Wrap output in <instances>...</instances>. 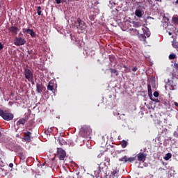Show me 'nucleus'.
<instances>
[{
  "mask_svg": "<svg viewBox=\"0 0 178 178\" xmlns=\"http://www.w3.org/2000/svg\"><path fill=\"white\" fill-rule=\"evenodd\" d=\"M92 133V129L88 125H83L81 127L79 131V134L81 137L83 138H87L88 136H90Z\"/></svg>",
  "mask_w": 178,
  "mask_h": 178,
  "instance_id": "obj_1",
  "label": "nucleus"
},
{
  "mask_svg": "<svg viewBox=\"0 0 178 178\" xmlns=\"http://www.w3.org/2000/svg\"><path fill=\"white\" fill-rule=\"evenodd\" d=\"M74 26L77 29V30H81V31L87 29V24H86L84 21L81 20L80 17L77 18V19L74 21Z\"/></svg>",
  "mask_w": 178,
  "mask_h": 178,
  "instance_id": "obj_2",
  "label": "nucleus"
},
{
  "mask_svg": "<svg viewBox=\"0 0 178 178\" xmlns=\"http://www.w3.org/2000/svg\"><path fill=\"white\" fill-rule=\"evenodd\" d=\"M24 74L25 76V79H26L28 81H33V80H34V74L30 69L24 68Z\"/></svg>",
  "mask_w": 178,
  "mask_h": 178,
  "instance_id": "obj_3",
  "label": "nucleus"
},
{
  "mask_svg": "<svg viewBox=\"0 0 178 178\" xmlns=\"http://www.w3.org/2000/svg\"><path fill=\"white\" fill-rule=\"evenodd\" d=\"M136 156L134 157H127V156H124L123 157L119 159L120 162H123V163H131L136 161Z\"/></svg>",
  "mask_w": 178,
  "mask_h": 178,
  "instance_id": "obj_4",
  "label": "nucleus"
},
{
  "mask_svg": "<svg viewBox=\"0 0 178 178\" xmlns=\"http://www.w3.org/2000/svg\"><path fill=\"white\" fill-rule=\"evenodd\" d=\"M57 156L60 161H65V158H66V152L62 148H57Z\"/></svg>",
  "mask_w": 178,
  "mask_h": 178,
  "instance_id": "obj_5",
  "label": "nucleus"
},
{
  "mask_svg": "<svg viewBox=\"0 0 178 178\" xmlns=\"http://www.w3.org/2000/svg\"><path fill=\"white\" fill-rule=\"evenodd\" d=\"M26 39L22 37H17L14 40V44L17 47H20L21 45H24L26 44Z\"/></svg>",
  "mask_w": 178,
  "mask_h": 178,
  "instance_id": "obj_6",
  "label": "nucleus"
},
{
  "mask_svg": "<svg viewBox=\"0 0 178 178\" xmlns=\"http://www.w3.org/2000/svg\"><path fill=\"white\" fill-rule=\"evenodd\" d=\"M14 115L12 113H9L6 111H5L4 114L2 117V119L3 120H6L7 122H9V120H13Z\"/></svg>",
  "mask_w": 178,
  "mask_h": 178,
  "instance_id": "obj_7",
  "label": "nucleus"
},
{
  "mask_svg": "<svg viewBox=\"0 0 178 178\" xmlns=\"http://www.w3.org/2000/svg\"><path fill=\"white\" fill-rule=\"evenodd\" d=\"M45 90H47V88L45 86H44V85H42V83H36V91L38 94H41V92L45 91Z\"/></svg>",
  "mask_w": 178,
  "mask_h": 178,
  "instance_id": "obj_8",
  "label": "nucleus"
},
{
  "mask_svg": "<svg viewBox=\"0 0 178 178\" xmlns=\"http://www.w3.org/2000/svg\"><path fill=\"white\" fill-rule=\"evenodd\" d=\"M168 87H169V90H175V87H176V84H175V82H173V81L168 80L165 86V90H168Z\"/></svg>",
  "mask_w": 178,
  "mask_h": 178,
  "instance_id": "obj_9",
  "label": "nucleus"
},
{
  "mask_svg": "<svg viewBox=\"0 0 178 178\" xmlns=\"http://www.w3.org/2000/svg\"><path fill=\"white\" fill-rule=\"evenodd\" d=\"M24 140L26 143H30L31 141V132L27 131L24 133Z\"/></svg>",
  "mask_w": 178,
  "mask_h": 178,
  "instance_id": "obj_10",
  "label": "nucleus"
},
{
  "mask_svg": "<svg viewBox=\"0 0 178 178\" xmlns=\"http://www.w3.org/2000/svg\"><path fill=\"white\" fill-rule=\"evenodd\" d=\"M23 33H26V34H30L31 37H32V38L35 37V32H34V31L33 29H23Z\"/></svg>",
  "mask_w": 178,
  "mask_h": 178,
  "instance_id": "obj_11",
  "label": "nucleus"
},
{
  "mask_svg": "<svg viewBox=\"0 0 178 178\" xmlns=\"http://www.w3.org/2000/svg\"><path fill=\"white\" fill-rule=\"evenodd\" d=\"M137 157H138V161H139L140 162H144V161H145L147 158V154L144 153H139L138 154Z\"/></svg>",
  "mask_w": 178,
  "mask_h": 178,
  "instance_id": "obj_12",
  "label": "nucleus"
},
{
  "mask_svg": "<svg viewBox=\"0 0 178 178\" xmlns=\"http://www.w3.org/2000/svg\"><path fill=\"white\" fill-rule=\"evenodd\" d=\"M9 31H10V33H13V34H17V33L20 31V29L16 26H12L9 28Z\"/></svg>",
  "mask_w": 178,
  "mask_h": 178,
  "instance_id": "obj_13",
  "label": "nucleus"
},
{
  "mask_svg": "<svg viewBox=\"0 0 178 178\" xmlns=\"http://www.w3.org/2000/svg\"><path fill=\"white\" fill-rule=\"evenodd\" d=\"M26 122H27V120L26 118H21L17 122V126L18 127H20V125L24 126Z\"/></svg>",
  "mask_w": 178,
  "mask_h": 178,
  "instance_id": "obj_14",
  "label": "nucleus"
},
{
  "mask_svg": "<svg viewBox=\"0 0 178 178\" xmlns=\"http://www.w3.org/2000/svg\"><path fill=\"white\" fill-rule=\"evenodd\" d=\"M17 156H19V159H21V161L26 160V154H24V153H23V152H18Z\"/></svg>",
  "mask_w": 178,
  "mask_h": 178,
  "instance_id": "obj_15",
  "label": "nucleus"
},
{
  "mask_svg": "<svg viewBox=\"0 0 178 178\" xmlns=\"http://www.w3.org/2000/svg\"><path fill=\"white\" fill-rule=\"evenodd\" d=\"M104 165L106 167L111 165V159L108 156H106L104 159Z\"/></svg>",
  "mask_w": 178,
  "mask_h": 178,
  "instance_id": "obj_16",
  "label": "nucleus"
},
{
  "mask_svg": "<svg viewBox=\"0 0 178 178\" xmlns=\"http://www.w3.org/2000/svg\"><path fill=\"white\" fill-rule=\"evenodd\" d=\"M135 15L137 16V17H143V11L140 9H137L135 11Z\"/></svg>",
  "mask_w": 178,
  "mask_h": 178,
  "instance_id": "obj_17",
  "label": "nucleus"
},
{
  "mask_svg": "<svg viewBox=\"0 0 178 178\" xmlns=\"http://www.w3.org/2000/svg\"><path fill=\"white\" fill-rule=\"evenodd\" d=\"M147 90H148V96L149 97L150 99H152V89L151 88L150 84L147 85Z\"/></svg>",
  "mask_w": 178,
  "mask_h": 178,
  "instance_id": "obj_18",
  "label": "nucleus"
},
{
  "mask_svg": "<svg viewBox=\"0 0 178 178\" xmlns=\"http://www.w3.org/2000/svg\"><path fill=\"white\" fill-rule=\"evenodd\" d=\"M109 70L111 74H115V76H119V72H118V70L116 69L110 68Z\"/></svg>",
  "mask_w": 178,
  "mask_h": 178,
  "instance_id": "obj_19",
  "label": "nucleus"
},
{
  "mask_svg": "<svg viewBox=\"0 0 178 178\" xmlns=\"http://www.w3.org/2000/svg\"><path fill=\"white\" fill-rule=\"evenodd\" d=\"M47 90L49 91H54V83L49 82L47 86Z\"/></svg>",
  "mask_w": 178,
  "mask_h": 178,
  "instance_id": "obj_20",
  "label": "nucleus"
},
{
  "mask_svg": "<svg viewBox=\"0 0 178 178\" xmlns=\"http://www.w3.org/2000/svg\"><path fill=\"white\" fill-rule=\"evenodd\" d=\"M37 13H38V16H42V10H41V9H42V8H41V6H38L37 7Z\"/></svg>",
  "mask_w": 178,
  "mask_h": 178,
  "instance_id": "obj_21",
  "label": "nucleus"
},
{
  "mask_svg": "<svg viewBox=\"0 0 178 178\" xmlns=\"http://www.w3.org/2000/svg\"><path fill=\"white\" fill-rule=\"evenodd\" d=\"M140 41H147V37L143 34L139 35Z\"/></svg>",
  "mask_w": 178,
  "mask_h": 178,
  "instance_id": "obj_22",
  "label": "nucleus"
},
{
  "mask_svg": "<svg viewBox=\"0 0 178 178\" xmlns=\"http://www.w3.org/2000/svg\"><path fill=\"white\" fill-rule=\"evenodd\" d=\"M172 158V154L171 153H168L165 154L164 159L165 161H169V159Z\"/></svg>",
  "mask_w": 178,
  "mask_h": 178,
  "instance_id": "obj_23",
  "label": "nucleus"
},
{
  "mask_svg": "<svg viewBox=\"0 0 178 178\" xmlns=\"http://www.w3.org/2000/svg\"><path fill=\"white\" fill-rule=\"evenodd\" d=\"M168 58H169L170 60H172L173 59H176L177 58V56L175 54H171L169 55Z\"/></svg>",
  "mask_w": 178,
  "mask_h": 178,
  "instance_id": "obj_24",
  "label": "nucleus"
},
{
  "mask_svg": "<svg viewBox=\"0 0 178 178\" xmlns=\"http://www.w3.org/2000/svg\"><path fill=\"white\" fill-rule=\"evenodd\" d=\"M58 143H59L60 145H65L66 144V141L65 140H63V138H59Z\"/></svg>",
  "mask_w": 178,
  "mask_h": 178,
  "instance_id": "obj_25",
  "label": "nucleus"
},
{
  "mask_svg": "<svg viewBox=\"0 0 178 178\" xmlns=\"http://www.w3.org/2000/svg\"><path fill=\"white\" fill-rule=\"evenodd\" d=\"M121 147L122 148H126V147H127V141L122 140V143H121Z\"/></svg>",
  "mask_w": 178,
  "mask_h": 178,
  "instance_id": "obj_26",
  "label": "nucleus"
},
{
  "mask_svg": "<svg viewBox=\"0 0 178 178\" xmlns=\"http://www.w3.org/2000/svg\"><path fill=\"white\" fill-rule=\"evenodd\" d=\"M172 45L173 48L178 49V42L173 41L172 43Z\"/></svg>",
  "mask_w": 178,
  "mask_h": 178,
  "instance_id": "obj_27",
  "label": "nucleus"
},
{
  "mask_svg": "<svg viewBox=\"0 0 178 178\" xmlns=\"http://www.w3.org/2000/svg\"><path fill=\"white\" fill-rule=\"evenodd\" d=\"M172 22L174 24H178V17H173Z\"/></svg>",
  "mask_w": 178,
  "mask_h": 178,
  "instance_id": "obj_28",
  "label": "nucleus"
},
{
  "mask_svg": "<svg viewBox=\"0 0 178 178\" xmlns=\"http://www.w3.org/2000/svg\"><path fill=\"white\" fill-rule=\"evenodd\" d=\"M154 97H155V98H158V97H159V92H158V91H155L153 93Z\"/></svg>",
  "mask_w": 178,
  "mask_h": 178,
  "instance_id": "obj_29",
  "label": "nucleus"
},
{
  "mask_svg": "<svg viewBox=\"0 0 178 178\" xmlns=\"http://www.w3.org/2000/svg\"><path fill=\"white\" fill-rule=\"evenodd\" d=\"M144 35H146L147 37H149L151 35V32L145 31L144 32Z\"/></svg>",
  "mask_w": 178,
  "mask_h": 178,
  "instance_id": "obj_30",
  "label": "nucleus"
},
{
  "mask_svg": "<svg viewBox=\"0 0 178 178\" xmlns=\"http://www.w3.org/2000/svg\"><path fill=\"white\" fill-rule=\"evenodd\" d=\"M151 99V101H153L154 102H156V103H159V102H161L160 101H159V99H154V98H152V99Z\"/></svg>",
  "mask_w": 178,
  "mask_h": 178,
  "instance_id": "obj_31",
  "label": "nucleus"
},
{
  "mask_svg": "<svg viewBox=\"0 0 178 178\" xmlns=\"http://www.w3.org/2000/svg\"><path fill=\"white\" fill-rule=\"evenodd\" d=\"M4 113H5V111H4L3 110H2V109L0 108V116H1V118L3 117Z\"/></svg>",
  "mask_w": 178,
  "mask_h": 178,
  "instance_id": "obj_32",
  "label": "nucleus"
},
{
  "mask_svg": "<svg viewBox=\"0 0 178 178\" xmlns=\"http://www.w3.org/2000/svg\"><path fill=\"white\" fill-rule=\"evenodd\" d=\"M56 3H57V5H59L60 3H62V0H55Z\"/></svg>",
  "mask_w": 178,
  "mask_h": 178,
  "instance_id": "obj_33",
  "label": "nucleus"
},
{
  "mask_svg": "<svg viewBox=\"0 0 178 178\" xmlns=\"http://www.w3.org/2000/svg\"><path fill=\"white\" fill-rule=\"evenodd\" d=\"M138 70V68H137V67H134L132 68V72H137Z\"/></svg>",
  "mask_w": 178,
  "mask_h": 178,
  "instance_id": "obj_34",
  "label": "nucleus"
},
{
  "mask_svg": "<svg viewBox=\"0 0 178 178\" xmlns=\"http://www.w3.org/2000/svg\"><path fill=\"white\" fill-rule=\"evenodd\" d=\"M1 49H3V45L0 42V51H1Z\"/></svg>",
  "mask_w": 178,
  "mask_h": 178,
  "instance_id": "obj_35",
  "label": "nucleus"
},
{
  "mask_svg": "<svg viewBox=\"0 0 178 178\" xmlns=\"http://www.w3.org/2000/svg\"><path fill=\"white\" fill-rule=\"evenodd\" d=\"M124 150L117 151V154H122Z\"/></svg>",
  "mask_w": 178,
  "mask_h": 178,
  "instance_id": "obj_36",
  "label": "nucleus"
},
{
  "mask_svg": "<svg viewBox=\"0 0 178 178\" xmlns=\"http://www.w3.org/2000/svg\"><path fill=\"white\" fill-rule=\"evenodd\" d=\"M9 167H10V168H13V163H10L9 164Z\"/></svg>",
  "mask_w": 178,
  "mask_h": 178,
  "instance_id": "obj_37",
  "label": "nucleus"
},
{
  "mask_svg": "<svg viewBox=\"0 0 178 178\" xmlns=\"http://www.w3.org/2000/svg\"><path fill=\"white\" fill-rule=\"evenodd\" d=\"M174 105H175V106H178V103L177 102H175Z\"/></svg>",
  "mask_w": 178,
  "mask_h": 178,
  "instance_id": "obj_38",
  "label": "nucleus"
},
{
  "mask_svg": "<svg viewBox=\"0 0 178 178\" xmlns=\"http://www.w3.org/2000/svg\"><path fill=\"white\" fill-rule=\"evenodd\" d=\"M159 170H165V169H163V168H160L159 169Z\"/></svg>",
  "mask_w": 178,
  "mask_h": 178,
  "instance_id": "obj_39",
  "label": "nucleus"
},
{
  "mask_svg": "<svg viewBox=\"0 0 178 178\" xmlns=\"http://www.w3.org/2000/svg\"><path fill=\"white\" fill-rule=\"evenodd\" d=\"M8 104H9V105L12 106L13 103H12V102H9V103H8Z\"/></svg>",
  "mask_w": 178,
  "mask_h": 178,
  "instance_id": "obj_40",
  "label": "nucleus"
},
{
  "mask_svg": "<svg viewBox=\"0 0 178 178\" xmlns=\"http://www.w3.org/2000/svg\"><path fill=\"white\" fill-rule=\"evenodd\" d=\"M31 84H34V80H33L32 81H31Z\"/></svg>",
  "mask_w": 178,
  "mask_h": 178,
  "instance_id": "obj_41",
  "label": "nucleus"
},
{
  "mask_svg": "<svg viewBox=\"0 0 178 178\" xmlns=\"http://www.w3.org/2000/svg\"><path fill=\"white\" fill-rule=\"evenodd\" d=\"M67 0H62L63 2H66Z\"/></svg>",
  "mask_w": 178,
  "mask_h": 178,
  "instance_id": "obj_42",
  "label": "nucleus"
},
{
  "mask_svg": "<svg viewBox=\"0 0 178 178\" xmlns=\"http://www.w3.org/2000/svg\"><path fill=\"white\" fill-rule=\"evenodd\" d=\"M175 3L178 4V0H177V1H175Z\"/></svg>",
  "mask_w": 178,
  "mask_h": 178,
  "instance_id": "obj_43",
  "label": "nucleus"
},
{
  "mask_svg": "<svg viewBox=\"0 0 178 178\" xmlns=\"http://www.w3.org/2000/svg\"><path fill=\"white\" fill-rule=\"evenodd\" d=\"M169 35H172V33L170 32L168 33Z\"/></svg>",
  "mask_w": 178,
  "mask_h": 178,
  "instance_id": "obj_44",
  "label": "nucleus"
},
{
  "mask_svg": "<svg viewBox=\"0 0 178 178\" xmlns=\"http://www.w3.org/2000/svg\"><path fill=\"white\" fill-rule=\"evenodd\" d=\"M124 67L126 69V68L127 67V66H126V65H124Z\"/></svg>",
  "mask_w": 178,
  "mask_h": 178,
  "instance_id": "obj_45",
  "label": "nucleus"
},
{
  "mask_svg": "<svg viewBox=\"0 0 178 178\" xmlns=\"http://www.w3.org/2000/svg\"><path fill=\"white\" fill-rule=\"evenodd\" d=\"M111 58H112V56H109V59H111Z\"/></svg>",
  "mask_w": 178,
  "mask_h": 178,
  "instance_id": "obj_46",
  "label": "nucleus"
},
{
  "mask_svg": "<svg viewBox=\"0 0 178 178\" xmlns=\"http://www.w3.org/2000/svg\"><path fill=\"white\" fill-rule=\"evenodd\" d=\"M1 136H2V134H1V132H0V137H1Z\"/></svg>",
  "mask_w": 178,
  "mask_h": 178,
  "instance_id": "obj_47",
  "label": "nucleus"
},
{
  "mask_svg": "<svg viewBox=\"0 0 178 178\" xmlns=\"http://www.w3.org/2000/svg\"><path fill=\"white\" fill-rule=\"evenodd\" d=\"M156 1H157L159 2V0H156Z\"/></svg>",
  "mask_w": 178,
  "mask_h": 178,
  "instance_id": "obj_48",
  "label": "nucleus"
}]
</instances>
